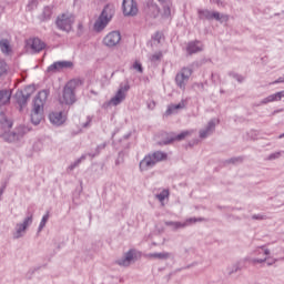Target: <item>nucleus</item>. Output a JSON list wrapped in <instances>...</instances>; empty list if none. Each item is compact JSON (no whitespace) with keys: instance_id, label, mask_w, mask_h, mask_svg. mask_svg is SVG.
<instances>
[{"instance_id":"nucleus-48","label":"nucleus","mask_w":284,"mask_h":284,"mask_svg":"<svg viewBox=\"0 0 284 284\" xmlns=\"http://www.w3.org/2000/svg\"><path fill=\"white\" fill-rule=\"evenodd\" d=\"M276 83H284V74L273 82V84Z\"/></svg>"},{"instance_id":"nucleus-7","label":"nucleus","mask_w":284,"mask_h":284,"mask_svg":"<svg viewBox=\"0 0 284 284\" xmlns=\"http://www.w3.org/2000/svg\"><path fill=\"white\" fill-rule=\"evenodd\" d=\"M55 26L62 32H70L72 30V26H74V16L70 13H63L58 16Z\"/></svg>"},{"instance_id":"nucleus-53","label":"nucleus","mask_w":284,"mask_h":284,"mask_svg":"<svg viewBox=\"0 0 284 284\" xmlns=\"http://www.w3.org/2000/svg\"><path fill=\"white\" fill-rule=\"evenodd\" d=\"M151 8H154V10L159 12V7L156 4H153L152 2H151Z\"/></svg>"},{"instance_id":"nucleus-28","label":"nucleus","mask_w":284,"mask_h":284,"mask_svg":"<svg viewBox=\"0 0 284 284\" xmlns=\"http://www.w3.org/2000/svg\"><path fill=\"white\" fill-rule=\"evenodd\" d=\"M39 19L40 21H50V19H52V7H44L42 13L39 16Z\"/></svg>"},{"instance_id":"nucleus-5","label":"nucleus","mask_w":284,"mask_h":284,"mask_svg":"<svg viewBox=\"0 0 284 284\" xmlns=\"http://www.w3.org/2000/svg\"><path fill=\"white\" fill-rule=\"evenodd\" d=\"M197 17L199 19L203 20L206 19L207 21H229L230 17L227 14H221L219 11H210L207 9H199L197 10Z\"/></svg>"},{"instance_id":"nucleus-54","label":"nucleus","mask_w":284,"mask_h":284,"mask_svg":"<svg viewBox=\"0 0 284 284\" xmlns=\"http://www.w3.org/2000/svg\"><path fill=\"white\" fill-rule=\"evenodd\" d=\"M78 29H79V30H83V24H82V23H79V24H78Z\"/></svg>"},{"instance_id":"nucleus-20","label":"nucleus","mask_w":284,"mask_h":284,"mask_svg":"<svg viewBox=\"0 0 284 284\" xmlns=\"http://www.w3.org/2000/svg\"><path fill=\"white\" fill-rule=\"evenodd\" d=\"M28 45H30V48H31V50H33V52H41V50L45 49V42L41 41V39H39V38L29 40Z\"/></svg>"},{"instance_id":"nucleus-25","label":"nucleus","mask_w":284,"mask_h":284,"mask_svg":"<svg viewBox=\"0 0 284 284\" xmlns=\"http://www.w3.org/2000/svg\"><path fill=\"white\" fill-rule=\"evenodd\" d=\"M172 253L170 252H162V253H149L146 255L148 258H158V261H168L172 258Z\"/></svg>"},{"instance_id":"nucleus-12","label":"nucleus","mask_w":284,"mask_h":284,"mask_svg":"<svg viewBox=\"0 0 284 284\" xmlns=\"http://www.w3.org/2000/svg\"><path fill=\"white\" fill-rule=\"evenodd\" d=\"M30 90H32V87H28L24 89V91H18L16 93V101L20 106V110H23V108H26V105L28 104V99L32 97V93L30 92Z\"/></svg>"},{"instance_id":"nucleus-14","label":"nucleus","mask_w":284,"mask_h":284,"mask_svg":"<svg viewBox=\"0 0 284 284\" xmlns=\"http://www.w3.org/2000/svg\"><path fill=\"white\" fill-rule=\"evenodd\" d=\"M72 65L71 61H57L48 67L47 72L54 74L57 72H61V70H68L72 68Z\"/></svg>"},{"instance_id":"nucleus-36","label":"nucleus","mask_w":284,"mask_h":284,"mask_svg":"<svg viewBox=\"0 0 284 284\" xmlns=\"http://www.w3.org/2000/svg\"><path fill=\"white\" fill-rule=\"evenodd\" d=\"M8 74V64L6 61H0V79H3Z\"/></svg>"},{"instance_id":"nucleus-30","label":"nucleus","mask_w":284,"mask_h":284,"mask_svg":"<svg viewBox=\"0 0 284 284\" xmlns=\"http://www.w3.org/2000/svg\"><path fill=\"white\" fill-rule=\"evenodd\" d=\"M0 50L3 52V54H10V41L8 39H1L0 40Z\"/></svg>"},{"instance_id":"nucleus-50","label":"nucleus","mask_w":284,"mask_h":284,"mask_svg":"<svg viewBox=\"0 0 284 284\" xmlns=\"http://www.w3.org/2000/svg\"><path fill=\"white\" fill-rule=\"evenodd\" d=\"M3 192H6V185H3L2 187H0V196H3Z\"/></svg>"},{"instance_id":"nucleus-51","label":"nucleus","mask_w":284,"mask_h":284,"mask_svg":"<svg viewBox=\"0 0 284 284\" xmlns=\"http://www.w3.org/2000/svg\"><path fill=\"white\" fill-rule=\"evenodd\" d=\"M264 256H270V250L268 248H264Z\"/></svg>"},{"instance_id":"nucleus-22","label":"nucleus","mask_w":284,"mask_h":284,"mask_svg":"<svg viewBox=\"0 0 284 284\" xmlns=\"http://www.w3.org/2000/svg\"><path fill=\"white\" fill-rule=\"evenodd\" d=\"M185 108V100H182L178 104H171L168 106L164 116H170L171 114H176V110H183Z\"/></svg>"},{"instance_id":"nucleus-45","label":"nucleus","mask_w":284,"mask_h":284,"mask_svg":"<svg viewBox=\"0 0 284 284\" xmlns=\"http://www.w3.org/2000/svg\"><path fill=\"white\" fill-rule=\"evenodd\" d=\"M265 261H267V257H264V258H253V260H251V263H253V265H256V263H265Z\"/></svg>"},{"instance_id":"nucleus-49","label":"nucleus","mask_w":284,"mask_h":284,"mask_svg":"<svg viewBox=\"0 0 284 284\" xmlns=\"http://www.w3.org/2000/svg\"><path fill=\"white\" fill-rule=\"evenodd\" d=\"M155 41H161V33L156 32L153 38Z\"/></svg>"},{"instance_id":"nucleus-33","label":"nucleus","mask_w":284,"mask_h":284,"mask_svg":"<svg viewBox=\"0 0 284 284\" xmlns=\"http://www.w3.org/2000/svg\"><path fill=\"white\" fill-rule=\"evenodd\" d=\"M106 145H108V143H105V142L98 145L95 149V152L94 153L90 152L87 154V156H91V159H94V156H99V154H101V150H105Z\"/></svg>"},{"instance_id":"nucleus-19","label":"nucleus","mask_w":284,"mask_h":284,"mask_svg":"<svg viewBox=\"0 0 284 284\" xmlns=\"http://www.w3.org/2000/svg\"><path fill=\"white\" fill-rule=\"evenodd\" d=\"M281 99H284V91L276 92L274 94H271L266 98H264L260 105H267V103H274V101H281Z\"/></svg>"},{"instance_id":"nucleus-43","label":"nucleus","mask_w":284,"mask_h":284,"mask_svg":"<svg viewBox=\"0 0 284 284\" xmlns=\"http://www.w3.org/2000/svg\"><path fill=\"white\" fill-rule=\"evenodd\" d=\"M133 70H136L138 72L142 73L143 72V65L139 62L133 63Z\"/></svg>"},{"instance_id":"nucleus-44","label":"nucleus","mask_w":284,"mask_h":284,"mask_svg":"<svg viewBox=\"0 0 284 284\" xmlns=\"http://www.w3.org/2000/svg\"><path fill=\"white\" fill-rule=\"evenodd\" d=\"M281 156V152L272 153L268 155V161H274Z\"/></svg>"},{"instance_id":"nucleus-26","label":"nucleus","mask_w":284,"mask_h":284,"mask_svg":"<svg viewBox=\"0 0 284 284\" xmlns=\"http://www.w3.org/2000/svg\"><path fill=\"white\" fill-rule=\"evenodd\" d=\"M149 154L153 159L155 165L156 163H161V161H168V153L163 151H155Z\"/></svg>"},{"instance_id":"nucleus-11","label":"nucleus","mask_w":284,"mask_h":284,"mask_svg":"<svg viewBox=\"0 0 284 284\" xmlns=\"http://www.w3.org/2000/svg\"><path fill=\"white\" fill-rule=\"evenodd\" d=\"M121 43V32L111 31L103 38V44L106 48H116Z\"/></svg>"},{"instance_id":"nucleus-38","label":"nucleus","mask_w":284,"mask_h":284,"mask_svg":"<svg viewBox=\"0 0 284 284\" xmlns=\"http://www.w3.org/2000/svg\"><path fill=\"white\" fill-rule=\"evenodd\" d=\"M158 200L163 202L164 199H168L170 196V191L169 190H163L161 193L155 195Z\"/></svg>"},{"instance_id":"nucleus-9","label":"nucleus","mask_w":284,"mask_h":284,"mask_svg":"<svg viewBox=\"0 0 284 284\" xmlns=\"http://www.w3.org/2000/svg\"><path fill=\"white\" fill-rule=\"evenodd\" d=\"M190 77H192V70L190 68H183L175 77L176 85H179L181 90H185Z\"/></svg>"},{"instance_id":"nucleus-32","label":"nucleus","mask_w":284,"mask_h":284,"mask_svg":"<svg viewBox=\"0 0 284 284\" xmlns=\"http://www.w3.org/2000/svg\"><path fill=\"white\" fill-rule=\"evenodd\" d=\"M85 159H88V154H82L78 160H75L73 163L70 164L68 170L72 172V170H74L75 168H79V165H81V162L85 161Z\"/></svg>"},{"instance_id":"nucleus-29","label":"nucleus","mask_w":284,"mask_h":284,"mask_svg":"<svg viewBox=\"0 0 284 284\" xmlns=\"http://www.w3.org/2000/svg\"><path fill=\"white\" fill-rule=\"evenodd\" d=\"M164 225H166V227H171V230H173L174 232H176V230H183V227H185V224H183V222L174 221H166L164 222Z\"/></svg>"},{"instance_id":"nucleus-16","label":"nucleus","mask_w":284,"mask_h":284,"mask_svg":"<svg viewBox=\"0 0 284 284\" xmlns=\"http://www.w3.org/2000/svg\"><path fill=\"white\" fill-rule=\"evenodd\" d=\"M216 123H219V120H210L206 128L200 130V139H207V136H212V134H214V131L216 130Z\"/></svg>"},{"instance_id":"nucleus-2","label":"nucleus","mask_w":284,"mask_h":284,"mask_svg":"<svg viewBox=\"0 0 284 284\" xmlns=\"http://www.w3.org/2000/svg\"><path fill=\"white\" fill-rule=\"evenodd\" d=\"M112 17H114V9L110 7V4H106L94 23V31L101 32L102 30H105V28L112 20Z\"/></svg>"},{"instance_id":"nucleus-37","label":"nucleus","mask_w":284,"mask_h":284,"mask_svg":"<svg viewBox=\"0 0 284 284\" xmlns=\"http://www.w3.org/2000/svg\"><path fill=\"white\" fill-rule=\"evenodd\" d=\"M38 7L39 0H30L27 4V9L29 10V12H32V10H37Z\"/></svg>"},{"instance_id":"nucleus-1","label":"nucleus","mask_w":284,"mask_h":284,"mask_svg":"<svg viewBox=\"0 0 284 284\" xmlns=\"http://www.w3.org/2000/svg\"><path fill=\"white\" fill-rule=\"evenodd\" d=\"M48 97H50V90H42L34 98L31 111V123L33 125H39L43 120V105H45Z\"/></svg>"},{"instance_id":"nucleus-47","label":"nucleus","mask_w":284,"mask_h":284,"mask_svg":"<svg viewBox=\"0 0 284 284\" xmlns=\"http://www.w3.org/2000/svg\"><path fill=\"white\" fill-rule=\"evenodd\" d=\"M34 275V270H29L28 273L26 274V278H32V276Z\"/></svg>"},{"instance_id":"nucleus-24","label":"nucleus","mask_w":284,"mask_h":284,"mask_svg":"<svg viewBox=\"0 0 284 284\" xmlns=\"http://www.w3.org/2000/svg\"><path fill=\"white\" fill-rule=\"evenodd\" d=\"M2 138L4 141H7V143H14V141H19V139H21V133L17 131H10L4 133Z\"/></svg>"},{"instance_id":"nucleus-52","label":"nucleus","mask_w":284,"mask_h":284,"mask_svg":"<svg viewBox=\"0 0 284 284\" xmlns=\"http://www.w3.org/2000/svg\"><path fill=\"white\" fill-rule=\"evenodd\" d=\"M6 123H7V125H8V129L10 130V128H12V122L6 120Z\"/></svg>"},{"instance_id":"nucleus-35","label":"nucleus","mask_w":284,"mask_h":284,"mask_svg":"<svg viewBox=\"0 0 284 284\" xmlns=\"http://www.w3.org/2000/svg\"><path fill=\"white\" fill-rule=\"evenodd\" d=\"M49 219H50V212H47V214H44L42 216V220L38 227V232H41L43 230V227H45V223H48Z\"/></svg>"},{"instance_id":"nucleus-3","label":"nucleus","mask_w":284,"mask_h":284,"mask_svg":"<svg viewBox=\"0 0 284 284\" xmlns=\"http://www.w3.org/2000/svg\"><path fill=\"white\" fill-rule=\"evenodd\" d=\"M77 82L75 81H69L62 92V98L60 99V103L64 105H74L77 103Z\"/></svg>"},{"instance_id":"nucleus-6","label":"nucleus","mask_w":284,"mask_h":284,"mask_svg":"<svg viewBox=\"0 0 284 284\" xmlns=\"http://www.w3.org/2000/svg\"><path fill=\"white\" fill-rule=\"evenodd\" d=\"M138 256L139 252L135 248H130L122 257L115 261V265H119L120 267H130L132 263L139 261Z\"/></svg>"},{"instance_id":"nucleus-31","label":"nucleus","mask_w":284,"mask_h":284,"mask_svg":"<svg viewBox=\"0 0 284 284\" xmlns=\"http://www.w3.org/2000/svg\"><path fill=\"white\" fill-rule=\"evenodd\" d=\"M163 7V14L164 17H171L172 14V1L168 0L166 2L162 3Z\"/></svg>"},{"instance_id":"nucleus-46","label":"nucleus","mask_w":284,"mask_h":284,"mask_svg":"<svg viewBox=\"0 0 284 284\" xmlns=\"http://www.w3.org/2000/svg\"><path fill=\"white\" fill-rule=\"evenodd\" d=\"M90 123H92V116H87V122L82 123V128H90Z\"/></svg>"},{"instance_id":"nucleus-10","label":"nucleus","mask_w":284,"mask_h":284,"mask_svg":"<svg viewBox=\"0 0 284 284\" xmlns=\"http://www.w3.org/2000/svg\"><path fill=\"white\" fill-rule=\"evenodd\" d=\"M122 9L124 17H136L139 14V7L134 0H123Z\"/></svg>"},{"instance_id":"nucleus-4","label":"nucleus","mask_w":284,"mask_h":284,"mask_svg":"<svg viewBox=\"0 0 284 284\" xmlns=\"http://www.w3.org/2000/svg\"><path fill=\"white\" fill-rule=\"evenodd\" d=\"M34 221V215L32 212H27V217H24L23 222L17 223L14 226V232L12 233L13 239L17 241L19 239H23L26 236V232H28V227L32 225Z\"/></svg>"},{"instance_id":"nucleus-21","label":"nucleus","mask_w":284,"mask_h":284,"mask_svg":"<svg viewBox=\"0 0 284 284\" xmlns=\"http://www.w3.org/2000/svg\"><path fill=\"white\" fill-rule=\"evenodd\" d=\"M49 121L53 125H63L65 123V119H63V113L62 112H53L49 114Z\"/></svg>"},{"instance_id":"nucleus-58","label":"nucleus","mask_w":284,"mask_h":284,"mask_svg":"<svg viewBox=\"0 0 284 284\" xmlns=\"http://www.w3.org/2000/svg\"><path fill=\"white\" fill-rule=\"evenodd\" d=\"M260 250H263V246H261Z\"/></svg>"},{"instance_id":"nucleus-23","label":"nucleus","mask_w":284,"mask_h":284,"mask_svg":"<svg viewBox=\"0 0 284 284\" xmlns=\"http://www.w3.org/2000/svg\"><path fill=\"white\" fill-rule=\"evenodd\" d=\"M12 98V91L8 89L0 90V108L1 105H8L10 99Z\"/></svg>"},{"instance_id":"nucleus-13","label":"nucleus","mask_w":284,"mask_h":284,"mask_svg":"<svg viewBox=\"0 0 284 284\" xmlns=\"http://www.w3.org/2000/svg\"><path fill=\"white\" fill-rule=\"evenodd\" d=\"M192 134V132L190 131H183L180 134H174V133H170L166 135V138L164 140H162L161 142H159V145H170L171 143H174V141H183L185 139V136H190Z\"/></svg>"},{"instance_id":"nucleus-42","label":"nucleus","mask_w":284,"mask_h":284,"mask_svg":"<svg viewBox=\"0 0 284 284\" xmlns=\"http://www.w3.org/2000/svg\"><path fill=\"white\" fill-rule=\"evenodd\" d=\"M253 221H266L267 216L263 214H254L252 215Z\"/></svg>"},{"instance_id":"nucleus-34","label":"nucleus","mask_w":284,"mask_h":284,"mask_svg":"<svg viewBox=\"0 0 284 284\" xmlns=\"http://www.w3.org/2000/svg\"><path fill=\"white\" fill-rule=\"evenodd\" d=\"M203 221H205L204 217H189V219H186L185 222H182V223H183V225H185V227H187V225H192L194 223H201Z\"/></svg>"},{"instance_id":"nucleus-40","label":"nucleus","mask_w":284,"mask_h":284,"mask_svg":"<svg viewBox=\"0 0 284 284\" xmlns=\"http://www.w3.org/2000/svg\"><path fill=\"white\" fill-rule=\"evenodd\" d=\"M244 159L243 156H237V158H231L226 160V163H232L233 165H236V163H243Z\"/></svg>"},{"instance_id":"nucleus-39","label":"nucleus","mask_w":284,"mask_h":284,"mask_svg":"<svg viewBox=\"0 0 284 284\" xmlns=\"http://www.w3.org/2000/svg\"><path fill=\"white\" fill-rule=\"evenodd\" d=\"M163 59V53L162 52H156L150 57V61L153 63H156V61H161Z\"/></svg>"},{"instance_id":"nucleus-17","label":"nucleus","mask_w":284,"mask_h":284,"mask_svg":"<svg viewBox=\"0 0 284 284\" xmlns=\"http://www.w3.org/2000/svg\"><path fill=\"white\" fill-rule=\"evenodd\" d=\"M186 52L187 54H199V52H203V42L195 40L190 41L186 45Z\"/></svg>"},{"instance_id":"nucleus-41","label":"nucleus","mask_w":284,"mask_h":284,"mask_svg":"<svg viewBox=\"0 0 284 284\" xmlns=\"http://www.w3.org/2000/svg\"><path fill=\"white\" fill-rule=\"evenodd\" d=\"M229 75L232 77L233 79H235V81H239V83H243V77L239 75V73L230 72Z\"/></svg>"},{"instance_id":"nucleus-57","label":"nucleus","mask_w":284,"mask_h":284,"mask_svg":"<svg viewBox=\"0 0 284 284\" xmlns=\"http://www.w3.org/2000/svg\"><path fill=\"white\" fill-rule=\"evenodd\" d=\"M197 87L202 88V90H203V88H205V85L203 83L197 84Z\"/></svg>"},{"instance_id":"nucleus-15","label":"nucleus","mask_w":284,"mask_h":284,"mask_svg":"<svg viewBox=\"0 0 284 284\" xmlns=\"http://www.w3.org/2000/svg\"><path fill=\"white\" fill-rule=\"evenodd\" d=\"M216 123H219V120H210L206 128L200 130V139H207V136H212V134H214V131L216 130Z\"/></svg>"},{"instance_id":"nucleus-55","label":"nucleus","mask_w":284,"mask_h":284,"mask_svg":"<svg viewBox=\"0 0 284 284\" xmlns=\"http://www.w3.org/2000/svg\"><path fill=\"white\" fill-rule=\"evenodd\" d=\"M276 263V260H273L272 262H267V265H274Z\"/></svg>"},{"instance_id":"nucleus-27","label":"nucleus","mask_w":284,"mask_h":284,"mask_svg":"<svg viewBox=\"0 0 284 284\" xmlns=\"http://www.w3.org/2000/svg\"><path fill=\"white\" fill-rule=\"evenodd\" d=\"M245 261H247V258L241 260L237 263L233 264L231 267H229L227 268L229 274L232 275V274H236V272H241V270L245 267Z\"/></svg>"},{"instance_id":"nucleus-56","label":"nucleus","mask_w":284,"mask_h":284,"mask_svg":"<svg viewBox=\"0 0 284 284\" xmlns=\"http://www.w3.org/2000/svg\"><path fill=\"white\" fill-rule=\"evenodd\" d=\"M159 2H161V6L163 4V3H166L169 0H158Z\"/></svg>"},{"instance_id":"nucleus-18","label":"nucleus","mask_w":284,"mask_h":284,"mask_svg":"<svg viewBox=\"0 0 284 284\" xmlns=\"http://www.w3.org/2000/svg\"><path fill=\"white\" fill-rule=\"evenodd\" d=\"M154 165L156 164L154 163L152 155L148 154L143 158V160L140 161V164H139L140 172H148V170H152Z\"/></svg>"},{"instance_id":"nucleus-8","label":"nucleus","mask_w":284,"mask_h":284,"mask_svg":"<svg viewBox=\"0 0 284 284\" xmlns=\"http://www.w3.org/2000/svg\"><path fill=\"white\" fill-rule=\"evenodd\" d=\"M130 91V82L121 83L115 95L110 100L111 105H121L123 103L125 97H128V92Z\"/></svg>"}]
</instances>
